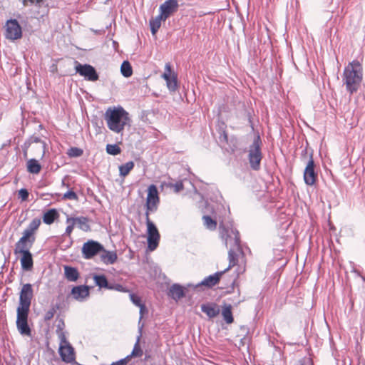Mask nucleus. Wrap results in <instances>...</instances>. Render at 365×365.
<instances>
[{"label": "nucleus", "instance_id": "nucleus-26", "mask_svg": "<svg viewBox=\"0 0 365 365\" xmlns=\"http://www.w3.org/2000/svg\"><path fill=\"white\" fill-rule=\"evenodd\" d=\"M59 215L56 209H50L43 214V222L46 225L52 224Z\"/></svg>", "mask_w": 365, "mask_h": 365}, {"label": "nucleus", "instance_id": "nucleus-23", "mask_svg": "<svg viewBox=\"0 0 365 365\" xmlns=\"http://www.w3.org/2000/svg\"><path fill=\"white\" fill-rule=\"evenodd\" d=\"M100 253L101 261L106 264H113L116 262L118 259V256L115 252L108 251L105 250L104 247L103 250H102Z\"/></svg>", "mask_w": 365, "mask_h": 365}, {"label": "nucleus", "instance_id": "nucleus-34", "mask_svg": "<svg viewBox=\"0 0 365 365\" xmlns=\"http://www.w3.org/2000/svg\"><path fill=\"white\" fill-rule=\"evenodd\" d=\"M106 152L113 155H116L120 153L121 149L116 144H108L106 145Z\"/></svg>", "mask_w": 365, "mask_h": 365}, {"label": "nucleus", "instance_id": "nucleus-12", "mask_svg": "<svg viewBox=\"0 0 365 365\" xmlns=\"http://www.w3.org/2000/svg\"><path fill=\"white\" fill-rule=\"evenodd\" d=\"M179 7L177 0H167L160 6L159 11L160 18H164V21L175 14Z\"/></svg>", "mask_w": 365, "mask_h": 365}, {"label": "nucleus", "instance_id": "nucleus-49", "mask_svg": "<svg viewBox=\"0 0 365 365\" xmlns=\"http://www.w3.org/2000/svg\"><path fill=\"white\" fill-rule=\"evenodd\" d=\"M111 286L113 287V289H115L118 291H123V287L120 284H115V285H111Z\"/></svg>", "mask_w": 365, "mask_h": 365}, {"label": "nucleus", "instance_id": "nucleus-9", "mask_svg": "<svg viewBox=\"0 0 365 365\" xmlns=\"http://www.w3.org/2000/svg\"><path fill=\"white\" fill-rule=\"evenodd\" d=\"M5 37L7 39L14 41L22 36L21 27L16 19L8 20L5 25Z\"/></svg>", "mask_w": 365, "mask_h": 365}, {"label": "nucleus", "instance_id": "nucleus-20", "mask_svg": "<svg viewBox=\"0 0 365 365\" xmlns=\"http://www.w3.org/2000/svg\"><path fill=\"white\" fill-rule=\"evenodd\" d=\"M201 311L206 314L209 318H214L217 317L220 312V309L218 305L215 303L202 304Z\"/></svg>", "mask_w": 365, "mask_h": 365}, {"label": "nucleus", "instance_id": "nucleus-15", "mask_svg": "<svg viewBox=\"0 0 365 365\" xmlns=\"http://www.w3.org/2000/svg\"><path fill=\"white\" fill-rule=\"evenodd\" d=\"M35 240L36 238L34 235L24 230L22 237L15 244V248L14 251H20L22 250H29L30 248L33 246Z\"/></svg>", "mask_w": 365, "mask_h": 365}, {"label": "nucleus", "instance_id": "nucleus-18", "mask_svg": "<svg viewBox=\"0 0 365 365\" xmlns=\"http://www.w3.org/2000/svg\"><path fill=\"white\" fill-rule=\"evenodd\" d=\"M59 354L62 360L66 363H71L75 361L74 349L70 344L60 345Z\"/></svg>", "mask_w": 365, "mask_h": 365}, {"label": "nucleus", "instance_id": "nucleus-27", "mask_svg": "<svg viewBox=\"0 0 365 365\" xmlns=\"http://www.w3.org/2000/svg\"><path fill=\"white\" fill-rule=\"evenodd\" d=\"M222 315L227 324H231L233 322L234 318L232 313L231 304H225L222 310Z\"/></svg>", "mask_w": 365, "mask_h": 365}, {"label": "nucleus", "instance_id": "nucleus-47", "mask_svg": "<svg viewBox=\"0 0 365 365\" xmlns=\"http://www.w3.org/2000/svg\"><path fill=\"white\" fill-rule=\"evenodd\" d=\"M65 324L63 320L59 321L58 325H57V329L56 332L58 333L60 331H63V329L64 327Z\"/></svg>", "mask_w": 365, "mask_h": 365}, {"label": "nucleus", "instance_id": "nucleus-37", "mask_svg": "<svg viewBox=\"0 0 365 365\" xmlns=\"http://www.w3.org/2000/svg\"><path fill=\"white\" fill-rule=\"evenodd\" d=\"M140 336L138 337V339L134 345V347L133 349V351L131 352V356H133L134 357H140L143 355V350L141 349L140 344Z\"/></svg>", "mask_w": 365, "mask_h": 365}, {"label": "nucleus", "instance_id": "nucleus-7", "mask_svg": "<svg viewBox=\"0 0 365 365\" xmlns=\"http://www.w3.org/2000/svg\"><path fill=\"white\" fill-rule=\"evenodd\" d=\"M159 202L158 189L155 185H150L148 188L145 213H148L149 215L150 212H155L158 210Z\"/></svg>", "mask_w": 365, "mask_h": 365}, {"label": "nucleus", "instance_id": "nucleus-10", "mask_svg": "<svg viewBox=\"0 0 365 365\" xmlns=\"http://www.w3.org/2000/svg\"><path fill=\"white\" fill-rule=\"evenodd\" d=\"M29 310L17 309L16 327L19 331L26 336L31 335V329L28 324Z\"/></svg>", "mask_w": 365, "mask_h": 365}, {"label": "nucleus", "instance_id": "nucleus-24", "mask_svg": "<svg viewBox=\"0 0 365 365\" xmlns=\"http://www.w3.org/2000/svg\"><path fill=\"white\" fill-rule=\"evenodd\" d=\"M64 276L69 282H76L79 278V272L76 267L65 265L63 267Z\"/></svg>", "mask_w": 365, "mask_h": 365}, {"label": "nucleus", "instance_id": "nucleus-51", "mask_svg": "<svg viewBox=\"0 0 365 365\" xmlns=\"http://www.w3.org/2000/svg\"><path fill=\"white\" fill-rule=\"evenodd\" d=\"M110 365H125V361L120 359L118 361L113 362Z\"/></svg>", "mask_w": 365, "mask_h": 365}, {"label": "nucleus", "instance_id": "nucleus-36", "mask_svg": "<svg viewBox=\"0 0 365 365\" xmlns=\"http://www.w3.org/2000/svg\"><path fill=\"white\" fill-rule=\"evenodd\" d=\"M130 297L132 302L140 307V313L142 314L143 311L145 309V305L141 302L140 298L134 294H130Z\"/></svg>", "mask_w": 365, "mask_h": 365}, {"label": "nucleus", "instance_id": "nucleus-38", "mask_svg": "<svg viewBox=\"0 0 365 365\" xmlns=\"http://www.w3.org/2000/svg\"><path fill=\"white\" fill-rule=\"evenodd\" d=\"M67 154L71 158L80 157L83 154V150L76 147L71 148Z\"/></svg>", "mask_w": 365, "mask_h": 365}, {"label": "nucleus", "instance_id": "nucleus-3", "mask_svg": "<svg viewBox=\"0 0 365 365\" xmlns=\"http://www.w3.org/2000/svg\"><path fill=\"white\" fill-rule=\"evenodd\" d=\"M262 142L259 136H257L249 147L248 160L252 170L257 171L260 169V163L262 159L261 151Z\"/></svg>", "mask_w": 365, "mask_h": 365}, {"label": "nucleus", "instance_id": "nucleus-21", "mask_svg": "<svg viewBox=\"0 0 365 365\" xmlns=\"http://www.w3.org/2000/svg\"><path fill=\"white\" fill-rule=\"evenodd\" d=\"M73 222L76 224L78 227L85 232H88L91 230L90 225H88V220L86 217H68L66 220L67 223Z\"/></svg>", "mask_w": 365, "mask_h": 365}, {"label": "nucleus", "instance_id": "nucleus-42", "mask_svg": "<svg viewBox=\"0 0 365 365\" xmlns=\"http://www.w3.org/2000/svg\"><path fill=\"white\" fill-rule=\"evenodd\" d=\"M63 199H68V200H77L78 199V196L76 195V193L72 190H69L68 192H66L64 195H63Z\"/></svg>", "mask_w": 365, "mask_h": 365}, {"label": "nucleus", "instance_id": "nucleus-33", "mask_svg": "<svg viewBox=\"0 0 365 365\" xmlns=\"http://www.w3.org/2000/svg\"><path fill=\"white\" fill-rule=\"evenodd\" d=\"M41 225V220L38 218L34 219L24 230L30 234L34 235L35 232L38 230Z\"/></svg>", "mask_w": 365, "mask_h": 365}, {"label": "nucleus", "instance_id": "nucleus-44", "mask_svg": "<svg viewBox=\"0 0 365 365\" xmlns=\"http://www.w3.org/2000/svg\"><path fill=\"white\" fill-rule=\"evenodd\" d=\"M19 197H21L22 200H26L27 198L29 197V192L26 189H21L19 191Z\"/></svg>", "mask_w": 365, "mask_h": 365}, {"label": "nucleus", "instance_id": "nucleus-50", "mask_svg": "<svg viewBox=\"0 0 365 365\" xmlns=\"http://www.w3.org/2000/svg\"><path fill=\"white\" fill-rule=\"evenodd\" d=\"M132 357H134V356H131V354H130V355H128L126 357H125L124 359H122L121 360H124L125 365H127V364L128 363V361L130 360V359Z\"/></svg>", "mask_w": 365, "mask_h": 365}, {"label": "nucleus", "instance_id": "nucleus-30", "mask_svg": "<svg viewBox=\"0 0 365 365\" xmlns=\"http://www.w3.org/2000/svg\"><path fill=\"white\" fill-rule=\"evenodd\" d=\"M41 169V165L35 159H30L27 161V170L33 174H38Z\"/></svg>", "mask_w": 365, "mask_h": 365}, {"label": "nucleus", "instance_id": "nucleus-25", "mask_svg": "<svg viewBox=\"0 0 365 365\" xmlns=\"http://www.w3.org/2000/svg\"><path fill=\"white\" fill-rule=\"evenodd\" d=\"M93 280L95 284L100 288H106L108 289H113V287L108 284V282L105 275L95 274L93 276Z\"/></svg>", "mask_w": 365, "mask_h": 365}, {"label": "nucleus", "instance_id": "nucleus-40", "mask_svg": "<svg viewBox=\"0 0 365 365\" xmlns=\"http://www.w3.org/2000/svg\"><path fill=\"white\" fill-rule=\"evenodd\" d=\"M58 309V307L56 305V306H52L45 314L44 315V319L45 321H49L51 320L55 313L56 312V310Z\"/></svg>", "mask_w": 365, "mask_h": 365}, {"label": "nucleus", "instance_id": "nucleus-22", "mask_svg": "<svg viewBox=\"0 0 365 365\" xmlns=\"http://www.w3.org/2000/svg\"><path fill=\"white\" fill-rule=\"evenodd\" d=\"M168 295L173 299L178 301L185 296L183 287L179 284H173L168 290Z\"/></svg>", "mask_w": 365, "mask_h": 365}, {"label": "nucleus", "instance_id": "nucleus-17", "mask_svg": "<svg viewBox=\"0 0 365 365\" xmlns=\"http://www.w3.org/2000/svg\"><path fill=\"white\" fill-rule=\"evenodd\" d=\"M225 273V271L217 272L215 274L206 277L202 282L197 284L194 286L195 288L200 287L201 286H205L208 288L212 287L213 286L218 284L222 274Z\"/></svg>", "mask_w": 365, "mask_h": 365}, {"label": "nucleus", "instance_id": "nucleus-35", "mask_svg": "<svg viewBox=\"0 0 365 365\" xmlns=\"http://www.w3.org/2000/svg\"><path fill=\"white\" fill-rule=\"evenodd\" d=\"M205 226L210 230H215L217 226L216 221L213 220L211 217L205 215L202 217Z\"/></svg>", "mask_w": 365, "mask_h": 365}, {"label": "nucleus", "instance_id": "nucleus-39", "mask_svg": "<svg viewBox=\"0 0 365 365\" xmlns=\"http://www.w3.org/2000/svg\"><path fill=\"white\" fill-rule=\"evenodd\" d=\"M29 140L31 143H36L40 144L39 146H40L41 150H42L41 157H43L45 153L46 143L43 141H42L38 137H36V136L31 137Z\"/></svg>", "mask_w": 365, "mask_h": 365}, {"label": "nucleus", "instance_id": "nucleus-29", "mask_svg": "<svg viewBox=\"0 0 365 365\" xmlns=\"http://www.w3.org/2000/svg\"><path fill=\"white\" fill-rule=\"evenodd\" d=\"M163 21H165L164 18H163V17L160 18V14L158 16H157L156 17L150 20V30H151V33L153 35L156 34V33L158 32V29H160V27L161 26V22Z\"/></svg>", "mask_w": 365, "mask_h": 365}, {"label": "nucleus", "instance_id": "nucleus-46", "mask_svg": "<svg viewBox=\"0 0 365 365\" xmlns=\"http://www.w3.org/2000/svg\"><path fill=\"white\" fill-rule=\"evenodd\" d=\"M41 2L42 0H23V4L24 6H27L29 3H30L31 4H37Z\"/></svg>", "mask_w": 365, "mask_h": 365}, {"label": "nucleus", "instance_id": "nucleus-2", "mask_svg": "<svg viewBox=\"0 0 365 365\" xmlns=\"http://www.w3.org/2000/svg\"><path fill=\"white\" fill-rule=\"evenodd\" d=\"M362 66L359 61H353L345 68L343 73V81L347 91L352 94L356 92L362 80Z\"/></svg>", "mask_w": 365, "mask_h": 365}, {"label": "nucleus", "instance_id": "nucleus-6", "mask_svg": "<svg viewBox=\"0 0 365 365\" xmlns=\"http://www.w3.org/2000/svg\"><path fill=\"white\" fill-rule=\"evenodd\" d=\"M33 297L32 285L29 283L23 284L20 292L19 305L17 309L29 310Z\"/></svg>", "mask_w": 365, "mask_h": 365}, {"label": "nucleus", "instance_id": "nucleus-1", "mask_svg": "<svg viewBox=\"0 0 365 365\" xmlns=\"http://www.w3.org/2000/svg\"><path fill=\"white\" fill-rule=\"evenodd\" d=\"M104 118L108 128L116 133H121L126 126H130L129 113L120 106L108 108L104 114Z\"/></svg>", "mask_w": 365, "mask_h": 365}, {"label": "nucleus", "instance_id": "nucleus-13", "mask_svg": "<svg viewBox=\"0 0 365 365\" xmlns=\"http://www.w3.org/2000/svg\"><path fill=\"white\" fill-rule=\"evenodd\" d=\"M162 78L166 81V85L170 91L174 92L178 88L177 76L172 73L171 66L170 63H167L165 66V72L162 75Z\"/></svg>", "mask_w": 365, "mask_h": 365}, {"label": "nucleus", "instance_id": "nucleus-19", "mask_svg": "<svg viewBox=\"0 0 365 365\" xmlns=\"http://www.w3.org/2000/svg\"><path fill=\"white\" fill-rule=\"evenodd\" d=\"M71 294L75 299L82 301L89 295L88 287L86 285L73 287L71 289Z\"/></svg>", "mask_w": 365, "mask_h": 365}, {"label": "nucleus", "instance_id": "nucleus-48", "mask_svg": "<svg viewBox=\"0 0 365 365\" xmlns=\"http://www.w3.org/2000/svg\"><path fill=\"white\" fill-rule=\"evenodd\" d=\"M220 139L223 140L225 142H227V134L225 131H223L220 135Z\"/></svg>", "mask_w": 365, "mask_h": 365}, {"label": "nucleus", "instance_id": "nucleus-5", "mask_svg": "<svg viewBox=\"0 0 365 365\" xmlns=\"http://www.w3.org/2000/svg\"><path fill=\"white\" fill-rule=\"evenodd\" d=\"M145 219L148 227V247L150 251H153L158 246L160 234L156 226L150 221L148 213H145Z\"/></svg>", "mask_w": 365, "mask_h": 365}, {"label": "nucleus", "instance_id": "nucleus-28", "mask_svg": "<svg viewBox=\"0 0 365 365\" xmlns=\"http://www.w3.org/2000/svg\"><path fill=\"white\" fill-rule=\"evenodd\" d=\"M236 248H232L230 247L229 252H228V259H229V265L228 267L224 270L225 273L228 271L230 269H231L232 267L235 266L238 262L237 259V255L235 252Z\"/></svg>", "mask_w": 365, "mask_h": 365}, {"label": "nucleus", "instance_id": "nucleus-31", "mask_svg": "<svg viewBox=\"0 0 365 365\" xmlns=\"http://www.w3.org/2000/svg\"><path fill=\"white\" fill-rule=\"evenodd\" d=\"M134 163L133 161H128L125 164L119 166V173L121 177L125 178L134 168Z\"/></svg>", "mask_w": 365, "mask_h": 365}, {"label": "nucleus", "instance_id": "nucleus-11", "mask_svg": "<svg viewBox=\"0 0 365 365\" xmlns=\"http://www.w3.org/2000/svg\"><path fill=\"white\" fill-rule=\"evenodd\" d=\"M76 71L81 76H83L86 80L90 81H96L98 79V75L96 69L91 65H82L78 62H76Z\"/></svg>", "mask_w": 365, "mask_h": 365}, {"label": "nucleus", "instance_id": "nucleus-16", "mask_svg": "<svg viewBox=\"0 0 365 365\" xmlns=\"http://www.w3.org/2000/svg\"><path fill=\"white\" fill-rule=\"evenodd\" d=\"M15 255H21V268L25 271H30L34 266L32 255L29 250L14 251Z\"/></svg>", "mask_w": 365, "mask_h": 365}, {"label": "nucleus", "instance_id": "nucleus-45", "mask_svg": "<svg viewBox=\"0 0 365 365\" xmlns=\"http://www.w3.org/2000/svg\"><path fill=\"white\" fill-rule=\"evenodd\" d=\"M70 225L68 226H67L66 229V232H65V235L69 236L73 230V227H74V223L73 222H70Z\"/></svg>", "mask_w": 365, "mask_h": 365}, {"label": "nucleus", "instance_id": "nucleus-4", "mask_svg": "<svg viewBox=\"0 0 365 365\" xmlns=\"http://www.w3.org/2000/svg\"><path fill=\"white\" fill-rule=\"evenodd\" d=\"M220 235L227 247L230 246L232 248H236V250L240 251V235L237 230L232 228L226 229L222 226H220Z\"/></svg>", "mask_w": 365, "mask_h": 365}, {"label": "nucleus", "instance_id": "nucleus-43", "mask_svg": "<svg viewBox=\"0 0 365 365\" xmlns=\"http://www.w3.org/2000/svg\"><path fill=\"white\" fill-rule=\"evenodd\" d=\"M57 334H58L59 339L61 341L60 345L63 346V345L69 344L68 341L66 340V336H65V334L63 331H60Z\"/></svg>", "mask_w": 365, "mask_h": 365}, {"label": "nucleus", "instance_id": "nucleus-41", "mask_svg": "<svg viewBox=\"0 0 365 365\" xmlns=\"http://www.w3.org/2000/svg\"><path fill=\"white\" fill-rule=\"evenodd\" d=\"M168 186L173 188L175 192H178L183 190V183L182 181H178L175 183H170Z\"/></svg>", "mask_w": 365, "mask_h": 365}, {"label": "nucleus", "instance_id": "nucleus-8", "mask_svg": "<svg viewBox=\"0 0 365 365\" xmlns=\"http://www.w3.org/2000/svg\"><path fill=\"white\" fill-rule=\"evenodd\" d=\"M103 250V246L98 242L89 240L83 245L81 252L84 259H89Z\"/></svg>", "mask_w": 365, "mask_h": 365}, {"label": "nucleus", "instance_id": "nucleus-14", "mask_svg": "<svg viewBox=\"0 0 365 365\" xmlns=\"http://www.w3.org/2000/svg\"><path fill=\"white\" fill-rule=\"evenodd\" d=\"M317 180V173L314 170V162L312 156H310L304 171V180L307 185H314Z\"/></svg>", "mask_w": 365, "mask_h": 365}, {"label": "nucleus", "instance_id": "nucleus-32", "mask_svg": "<svg viewBox=\"0 0 365 365\" xmlns=\"http://www.w3.org/2000/svg\"><path fill=\"white\" fill-rule=\"evenodd\" d=\"M120 72L124 77L128 78L133 74V69L128 61H124L120 66Z\"/></svg>", "mask_w": 365, "mask_h": 365}]
</instances>
